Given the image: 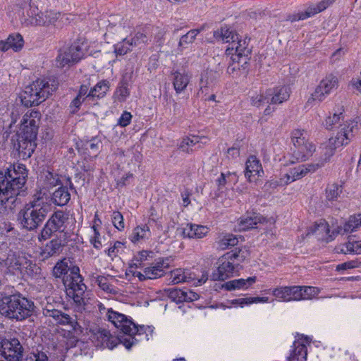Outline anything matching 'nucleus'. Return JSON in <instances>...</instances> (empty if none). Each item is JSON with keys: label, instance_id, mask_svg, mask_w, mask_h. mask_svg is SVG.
Returning a JSON list of instances; mask_svg holds the SVG:
<instances>
[{"label": "nucleus", "instance_id": "obj_9", "mask_svg": "<svg viewBox=\"0 0 361 361\" xmlns=\"http://www.w3.org/2000/svg\"><path fill=\"white\" fill-rule=\"evenodd\" d=\"M357 126V122L350 121L341 129L335 137H331L324 143L322 149L324 151V158L322 161L324 163L333 156L336 149L347 145L352 137L353 136V130Z\"/></svg>", "mask_w": 361, "mask_h": 361}, {"label": "nucleus", "instance_id": "obj_64", "mask_svg": "<svg viewBox=\"0 0 361 361\" xmlns=\"http://www.w3.org/2000/svg\"><path fill=\"white\" fill-rule=\"evenodd\" d=\"M151 252H148V251H146V250H142L141 252H140L136 256H135V259L137 261H140V262H142V261H145V260H147V257L149 256Z\"/></svg>", "mask_w": 361, "mask_h": 361}, {"label": "nucleus", "instance_id": "obj_56", "mask_svg": "<svg viewBox=\"0 0 361 361\" xmlns=\"http://www.w3.org/2000/svg\"><path fill=\"white\" fill-rule=\"evenodd\" d=\"M129 94L130 92L128 87L124 84L120 85L115 92V97L119 102L125 101Z\"/></svg>", "mask_w": 361, "mask_h": 361}, {"label": "nucleus", "instance_id": "obj_31", "mask_svg": "<svg viewBox=\"0 0 361 361\" xmlns=\"http://www.w3.org/2000/svg\"><path fill=\"white\" fill-rule=\"evenodd\" d=\"M109 90V82L106 80H101L97 82L92 89H91L90 92L87 94L86 99L90 101L93 100L94 98H102L105 96Z\"/></svg>", "mask_w": 361, "mask_h": 361}, {"label": "nucleus", "instance_id": "obj_52", "mask_svg": "<svg viewBox=\"0 0 361 361\" xmlns=\"http://www.w3.org/2000/svg\"><path fill=\"white\" fill-rule=\"evenodd\" d=\"M300 286H286L287 294H288L287 297L288 302L300 301Z\"/></svg>", "mask_w": 361, "mask_h": 361}, {"label": "nucleus", "instance_id": "obj_40", "mask_svg": "<svg viewBox=\"0 0 361 361\" xmlns=\"http://www.w3.org/2000/svg\"><path fill=\"white\" fill-rule=\"evenodd\" d=\"M337 251L344 254H361V240L348 241L337 247Z\"/></svg>", "mask_w": 361, "mask_h": 361}, {"label": "nucleus", "instance_id": "obj_42", "mask_svg": "<svg viewBox=\"0 0 361 361\" xmlns=\"http://www.w3.org/2000/svg\"><path fill=\"white\" fill-rule=\"evenodd\" d=\"M184 237L189 238H201L203 234V227L195 224H187L182 231Z\"/></svg>", "mask_w": 361, "mask_h": 361}, {"label": "nucleus", "instance_id": "obj_46", "mask_svg": "<svg viewBox=\"0 0 361 361\" xmlns=\"http://www.w3.org/2000/svg\"><path fill=\"white\" fill-rule=\"evenodd\" d=\"M100 141L97 139H92L84 144V153L89 157H96L99 152Z\"/></svg>", "mask_w": 361, "mask_h": 361}, {"label": "nucleus", "instance_id": "obj_24", "mask_svg": "<svg viewBox=\"0 0 361 361\" xmlns=\"http://www.w3.org/2000/svg\"><path fill=\"white\" fill-rule=\"evenodd\" d=\"M290 88L285 85L267 90V94L269 95L271 104H280L287 101L290 97Z\"/></svg>", "mask_w": 361, "mask_h": 361}, {"label": "nucleus", "instance_id": "obj_49", "mask_svg": "<svg viewBox=\"0 0 361 361\" xmlns=\"http://www.w3.org/2000/svg\"><path fill=\"white\" fill-rule=\"evenodd\" d=\"M126 248L125 243L115 241L107 250H105L106 255L112 259L123 252Z\"/></svg>", "mask_w": 361, "mask_h": 361}, {"label": "nucleus", "instance_id": "obj_35", "mask_svg": "<svg viewBox=\"0 0 361 361\" xmlns=\"http://www.w3.org/2000/svg\"><path fill=\"white\" fill-rule=\"evenodd\" d=\"M170 279L173 284L189 282L193 279L188 270L176 269L171 272Z\"/></svg>", "mask_w": 361, "mask_h": 361}, {"label": "nucleus", "instance_id": "obj_47", "mask_svg": "<svg viewBox=\"0 0 361 361\" xmlns=\"http://www.w3.org/2000/svg\"><path fill=\"white\" fill-rule=\"evenodd\" d=\"M300 300H312L316 298L320 292L318 288L313 286H300Z\"/></svg>", "mask_w": 361, "mask_h": 361}, {"label": "nucleus", "instance_id": "obj_62", "mask_svg": "<svg viewBox=\"0 0 361 361\" xmlns=\"http://www.w3.org/2000/svg\"><path fill=\"white\" fill-rule=\"evenodd\" d=\"M85 98L77 96L71 102L70 105L71 113L75 114L78 111V108L81 104L85 101Z\"/></svg>", "mask_w": 361, "mask_h": 361}, {"label": "nucleus", "instance_id": "obj_53", "mask_svg": "<svg viewBox=\"0 0 361 361\" xmlns=\"http://www.w3.org/2000/svg\"><path fill=\"white\" fill-rule=\"evenodd\" d=\"M341 120H343V114H334L332 116H329L325 119L324 123V127L330 130L334 128V126L341 122Z\"/></svg>", "mask_w": 361, "mask_h": 361}, {"label": "nucleus", "instance_id": "obj_30", "mask_svg": "<svg viewBox=\"0 0 361 361\" xmlns=\"http://www.w3.org/2000/svg\"><path fill=\"white\" fill-rule=\"evenodd\" d=\"M198 32L199 31L197 30H192L183 35L180 37L177 47L171 51L172 54L175 55L181 54L190 44L193 42Z\"/></svg>", "mask_w": 361, "mask_h": 361}, {"label": "nucleus", "instance_id": "obj_23", "mask_svg": "<svg viewBox=\"0 0 361 361\" xmlns=\"http://www.w3.org/2000/svg\"><path fill=\"white\" fill-rule=\"evenodd\" d=\"M245 176L250 182L255 181L257 177L264 173L262 164L255 156H250L245 164Z\"/></svg>", "mask_w": 361, "mask_h": 361}, {"label": "nucleus", "instance_id": "obj_25", "mask_svg": "<svg viewBox=\"0 0 361 361\" xmlns=\"http://www.w3.org/2000/svg\"><path fill=\"white\" fill-rule=\"evenodd\" d=\"M23 45V37L18 33H14L10 35L5 40L0 41V50L6 51L13 49L14 51H18L22 49Z\"/></svg>", "mask_w": 361, "mask_h": 361}, {"label": "nucleus", "instance_id": "obj_14", "mask_svg": "<svg viewBox=\"0 0 361 361\" xmlns=\"http://www.w3.org/2000/svg\"><path fill=\"white\" fill-rule=\"evenodd\" d=\"M66 218L62 211H57L49 219L43 227L38 238L40 241L49 239L55 232H61L64 230V224Z\"/></svg>", "mask_w": 361, "mask_h": 361}, {"label": "nucleus", "instance_id": "obj_44", "mask_svg": "<svg viewBox=\"0 0 361 361\" xmlns=\"http://www.w3.org/2000/svg\"><path fill=\"white\" fill-rule=\"evenodd\" d=\"M238 243V238L233 234L224 235L218 242V246L221 250L229 249L232 247L237 245Z\"/></svg>", "mask_w": 361, "mask_h": 361}, {"label": "nucleus", "instance_id": "obj_28", "mask_svg": "<svg viewBox=\"0 0 361 361\" xmlns=\"http://www.w3.org/2000/svg\"><path fill=\"white\" fill-rule=\"evenodd\" d=\"M304 342L298 340L293 343V349L288 357V361H307V347Z\"/></svg>", "mask_w": 361, "mask_h": 361}, {"label": "nucleus", "instance_id": "obj_45", "mask_svg": "<svg viewBox=\"0 0 361 361\" xmlns=\"http://www.w3.org/2000/svg\"><path fill=\"white\" fill-rule=\"evenodd\" d=\"M199 142L200 138L195 135L186 137L183 138L180 142L179 148L185 152H190L193 150V148H195V146L198 145Z\"/></svg>", "mask_w": 361, "mask_h": 361}, {"label": "nucleus", "instance_id": "obj_57", "mask_svg": "<svg viewBox=\"0 0 361 361\" xmlns=\"http://www.w3.org/2000/svg\"><path fill=\"white\" fill-rule=\"evenodd\" d=\"M239 303L240 305L246 304V305H250L252 303H257V302H269V298L268 297H250V298H241L238 300Z\"/></svg>", "mask_w": 361, "mask_h": 361}, {"label": "nucleus", "instance_id": "obj_6", "mask_svg": "<svg viewBox=\"0 0 361 361\" xmlns=\"http://www.w3.org/2000/svg\"><path fill=\"white\" fill-rule=\"evenodd\" d=\"M106 317L116 329L129 336V338L121 341L127 349H130L137 343V340L134 337L135 335H141L145 332L146 328L144 326H137L130 317L111 308L107 310Z\"/></svg>", "mask_w": 361, "mask_h": 361}, {"label": "nucleus", "instance_id": "obj_26", "mask_svg": "<svg viewBox=\"0 0 361 361\" xmlns=\"http://www.w3.org/2000/svg\"><path fill=\"white\" fill-rule=\"evenodd\" d=\"M170 297L178 303L197 300L200 298V295L192 290L174 289L170 292Z\"/></svg>", "mask_w": 361, "mask_h": 361}, {"label": "nucleus", "instance_id": "obj_50", "mask_svg": "<svg viewBox=\"0 0 361 361\" xmlns=\"http://www.w3.org/2000/svg\"><path fill=\"white\" fill-rule=\"evenodd\" d=\"M250 100L251 104L257 107H260L267 103H270L269 97L267 94V91L265 93H255L250 97Z\"/></svg>", "mask_w": 361, "mask_h": 361}, {"label": "nucleus", "instance_id": "obj_39", "mask_svg": "<svg viewBox=\"0 0 361 361\" xmlns=\"http://www.w3.org/2000/svg\"><path fill=\"white\" fill-rule=\"evenodd\" d=\"M174 78L173 85L176 93H180L187 87L189 82V78L188 75L180 72L174 73Z\"/></svg>", "mask_w": 361, "mask_h": 361}, {"label": "nucleus", "instance_id": "obj_63", "mask_svg": "<svg viewBox=\"0 0 361 361\" xmlns=\"http://www.w3.org/2000/svg\"><path fill=\"white\" fill-rule=\"evenodd\" d=\"M102 224V220L99 217L98 212H97L94 216V219L92 221V225L91 226V230H95V228H101Z\"/></svg>", "mask_w": 361, "mask_h": 361}, {"label": "nucleus", "instance_id": "obj_18", "mask_svg": "<svg viewBox=\"0 0 361 361\" xmlns=\"http://www.w3.org/2000/svg\"><path fill=\"white\" fill-rule=\"evenodd\" d=\"M90 338L96 345L102 348L113 349L118 344V339L110 334L109 331L99 326H92L90 329Z\"/></svg>", "mask_w": 361, "mask_h": 361}, {"label": "nucleus", "instance_id": "obj_58", "mask_svg": "<svg viewBox=\"0 0 361 361\" xmlns=\"http://www.w3.org/2000/svg\"><path fill=\"white\" fill-rule=\"evenodd\" d=\"M24 361H48V357L44 352H33L30 353Z\"/></svg>", "mask_w": 361, "mask_h": 361}, {"label": "nucleus", "instance_id": "obj_1", "mask_svg": "<svg viewBox=\"0 0 361 361\" xmlns=\"http://www.w3.org/2000/svg\"><path fill=\"white\" fill-rule=\"evenodd\" d=\"M53 274L56 278L63 276V284L66 287L67 296L72 299L80 310L85 309L86 298L85 297L87 287L82 282L80 269L72 266L68 259L58 262L53 269Z\"/></svg>", "mask_w": 361, "mask_h": 361}, {"label": "nucleus", "instance_id": "obj_60", "mask_svg": "<svg viewBox=\"0 0 361 361\" xmlns=\"http://www.w3.org/2000/svg\"><path fill=\"white\" fill-rule=\"evenodd\" d=\"M132 115L128 111H123L118 121V124L121 127H126L130 123Z\"/></svg>", "mask_w": 361, "mask_h": 361}, {"label": "nucleus", "instance_id": "obj_32", "mask_svg": "<svg viewBox=\"0 0 361 361\" xmlns=\"http://www.w3.org/2000/svg\"><path fill=\"white\" fill-rule=\"evenodd\" d=\"M214 36L219 41H221L224 43H228L229 45L233 44L236 39H238L239 37L233 30L227 27H223L220 31L215 32L214 33Z\"/></svg>", "mask_w": 361, "mask_h": 361}, {"label": "nucleus", "instance_id": "obj_19", "mask_svg": "<svg viewBox=\"0 0 361 361\" xmlns=\"http://www.w3.org/2000/svg\"><path fill=\"white\" fill-rule=\"evenodd\" d=\"M324 165V161L320 160L317 163L303 164L291 169L289 172L285 175L284 178H286V180L283 182L285 184H288L296 180L300 179L307 176L308 173H312L317 171Z\"/></svg>", "mask_w": 361, "mask_h": 361}, {"label": "nucleus", "instance_id": "obj_5", "mask_svg": "<svg viewBox=\"0 0 361 361\" xmlns=\"http://www.w3.org/2000/svg\"><path fill=\"white\" fill-rule=\"evenodd\" d=\"M33 302L20 295L5 297L0 301V313L5 317L22 321L34 312Z\"/></svg>", "mask_w": 361, "mask_h": 361}, {"label": "nucleus", "instance_id": "obj_27", "mask_svg": "<svg viewBox=\"0 0 361 361\" xmlns=\"http://www.w3.org/2000/svg\"><path fill=\"white\" fill-rule=\"evenodd\" d=\"M255 276L248 277L246 279H235L226 282L222 285V288L229 291L240 289L245 290L247 289L251 285L255 283Z\"/></svg>", "mask_w": 361, "mask_h": 361}, {"label": "nucleus", "instance_id": "obj_15", "mask_svg": "<svg viewBox=\"0 0 361 361\" xmlns=\"http://www.w3.org/2000/svg\"><path fill=\"white\" fill-rule=\"evenodd\" d=\"M40 113L35 110L27 111L20 121L19 129L17 133L27 134L32 137H37Z\"/></svg>", "mask_w": 361, "mask_h": 361}, {"label": "nucleus", "instance_id": "obj_22", "mask_svg": "<svg viewBox=\"0 0 361 361\" xmlns=\"http://www.w3.org/2000/svg\"><path fill=\"white\" fill-rule=\"evenodd\" d=\"M334 0H322L318 4H310L305 11L295 13L287 17L286 20L290 22L305 20L324 11Z\"/></svg>", "mask_w": 361, "mask_h": 361}, {"label": "nucleus", "instance_id": "obj_51", "mask_svg": "<svg viewBox=\"0 0 361 361\" xmlns=\"http://www.w3.org/2000/svg\"><path fill=\"white\" fill-rule=\"evenodd\" d=\"M111 221L114 226L119 231L125 228L124 218L122 214L118 211L113 212L111 214Z\"/></svg>", "mask_w": 361, "mask_h": 361}, {"label": "nucleus", "instance_id": "obj_10", "mask_svg": "<svg viewBox=\"0 0 361 361\" xmlns=\"http://www.w3.org/2000/svg\"><path fill=\"white\" fill-rule=\"evenodd\" d=\"M338 78L332 74L323 78L314 92L311 94L305 104V108L312 107L317 102H322L329 94L338 87Z\"/></svg>", "mask_w": 361, "mask_h": 361}, {"label": "nucleus", "instance_id": "obj_54", "mask_svg": "<svg viewBox=\"0 0 361 361\" xmlns=\"http://www.w3.org/2000/svg\"><path fill=\"white\" fill-rule=\"evenodd\" d=\"M271 294L275 299L280 302H288L286 286H278L271 290Z\"/></svg>", "mask_w": 361, "mask_h": 361}, {"label": "nucleus", "instance_id": "obj_20", "mask_svg": "<svg viewBox=\"0 0 361 361\" xmlns=\"http://www.w3.org/2000/svg\"><path fill=\"white\" fill-rule=\"evenodd\" d=\"M14 142V148L18 151L19 155L23 159L31 157L36 147V138L27 134L17 133Z\"/></svg>", "mask_w": 361, "mask_h": 361}, {"label": "nucleus", "instance_id": "obj_38", "mask_svg": "<svg viewBox=\"0 0 361 361\" xmlns=\"http://www.w3.org/2000/svg\"><path fill=\"white\" fill-rule=\"evenodd\" d=\"M62 245L63 243L61 239H53L45 245L42 254L44 257H51L55 254L59 253L61 249Z\"/></svg>", "mask_w": 361, "mask_h": 361}, {"label": "nucleus", "instance_id": "obj_59", "mask_svg": "<svg viewBox=\"0 0 361 361\" xmlns=\"http://www.w3.org/2000/svg\"><path fill=\"white\" fill-rule=\"evenodd\" d=\"M97 283L98 286L106 292H111L113 288L109 284L106 277L99 276L97 278Z\"/></svg>", "mask_w": 361, "mask_h": 361}, {"label": "nucleus", "instance_id": "obj_36", "mask_svg": "<svg viewBox=\"0 0 361 361\" xmlns=\"http://www.w3.org/2000/svg\"><path fill=\"white\" fill-rule=\"evenodd\" d=\"M60 16V13L52 11L41 12L37 15L36 23L39 25H47L54 23Z\"/></svg>", "mask_w": 361, "mask_h": 361}, {"label": "nucleus", "instance_id": "obj_55", "mask_svg": "<svg viewBox=\"0 0 361 361\" xmlns=\"http://www.w3.org/2000/svg\"><path fill=\"white\" fill-rule=\"evenodd\" d=\"M100 228H95V230H91L92 233L90 237V242L93 247L97 250H99L102 247V235L99 233Z\"/></svg>", "mask_w": 361, "mask_h": 361}, {"label": "nucleus", "instance_id": "obj_17", "mask_svg": "<svg viewBox=\"0 0 361 361\" xmlns=\"http://www.w3.org/2000/svg\"><path fill=\"white\" fill-rule=\"evenodd\" d=\"M250 39L247 37H238L233 44L228 45L226 50V54L231 56L232 61H238L241 59L246 60V57L251 52V49L249 47ZM246 63V61H244Z\"/></svg>", "mask_w": 361, "mask_h": 361}, {"label": "nucleus", "instance_id": "obj_13", "mask_svg": "<svg viewBox=\"0 0 361 361\" xmlns=\"http://www.w3.org/2000/svg\"><path fill=\"white\" fill-rule=\"evenodd\" d=\"M169 267V259H159L149 267L145 268L142 272L135 271L133 274L135 277L138 278L140 281L156 279L163 276Z\"/></svg>", "mask_w": 361, "mask_h": 361}, {"label": "nucleus", "instance_id": "obj_4", "mask_svg": "<svg viewBox=\"0 0 361 361\" xmlns=\"http://www.w3.org/2000/svg\"><path fill=\"white\" fill-rule=\"evenodd\" d=\"M249 256V251L245 247L238 251L228 252L219 258L218 267L212 277L214 281H224L238 274L241 269L240 264Z\"/></svg>", "mask_w": 361, "mask_h": 361}, {"label": "nucleus", "instance_id": "obj_16", "mask_svg": "<svg viewBox=\"0 0 361 361\" xmlns=\"http://www.w3.org/2000/svg\"><path fill=\"white\" fill-rule=\"evenodd\" d=\"M147 40V37L145 34L137 32L133 37H126L116 43L114 46V53L116 56H124L133 51L135 47L145 44Z\"/></svg>", "mask_w": 361, "mask_h": 361}, {"label": "nucleus", "instance_id": "obj_8", "mask_svg": "<svg viewBox=\"0 0 361 361\" xmlns=\"http://www.w3.org/2000/svg\"><path fill=\"white\" fill-rule=\"evenodd\" d=\"M291 140L294 146L293 159L290 161L293 164L295 161L309 159L316 151L315 145L309 140L307 133L304 130H293L291 133Z\"/></svg>", "mask_w": 361, "mask_h": 361}, {"label": "nucleus", "instance_id": "obj_33", "mask_svg": "<svg viewBox=\"0 0 361 361\" xmlns=\"http://www.w3.org/2000/svg\"><path fill=\"white\" fill-rule=\"evenodd\" d=\"M260 221V216L257 214H247L238 220V230L246 231L255 228Z\"/></svg>", "mask_w": 361, "mask_h": 361}, {"label": "nucleus", "instance_id": "obj_48", "mask_svg": "<svg viewBox=\"0 0 361 361\" xmlns=\"http://www.w3.org/2000/svg\"><path fill=\"white\" fill-rule=\"evenodd\" d=\"M341 192V185L336 183L329 184L326 189V197L329 201H334L337 200Z\"/></svg>", "mask_w": 361, "mask_h": 361}, {"label": "nucleus", "instance_id": "obj_12", "mask_svg": "<svg viewBox=\"0 0 361 361\" xmlns=\"http://www.w3.org/2000/svg\"><path fill=\"white\" fill-rule=\"evenodd\" d=\"M84 56L85 51L82 46L77 42L60 50L56 58V62L61 67L71 66L78 63Z\"/></svg>", "mask_w": 361, "mask_h": 361}, {"label": "nucleus", "instance_id": "obj_61", "mask_svg": "<svg viewBox=\"0 0 361 361\" xmlns=\"http://www.w3.org/2000/svg\"><path fill=\"white\" fill-rule=\"evenodd\" d=\"M46 188H49L57 185L59 178L57 176L48 172L45 176Z\"/></svg>", "mask_w": 361, "mask_h": 361}, {"label": "nucleus", "instance_id": "obj_3", "mask_svg": "<svg viewBox=\"0 0 361 361\" xmlns=\"http://www.w3.org/2000/svg\"><path fill=\"white\" fill-rule=\"evenodd\" d=\"M50 210L51 205L47 199L39 196L20 210L18 219L24 228L33 230L44 221Z\"/></svg>", "mask_w": 361, "mask_h": 361}, {"label": "nucleus", "instance_id": "obj_11", "mask_svg": "<svg viewBox=\"0 0 361 361\" xmlns=\"http://www.w3.org/2000/svg\"><path fill=\"white\" fill-rule=\"evenodd\" d=\"M23 347L17 338L6 339L0 346V361H20Z\"/></svg>", "mask_w": 361, "mask_h": 361}, {"label": "nucleus", "instance_id": "obj_37", "mask_svg": "<svg viewBox=\"0 0 361 361\" xmlns=\"http://www.w3.org/2000/svg\"><path fill=\"white\" fill-rule=\"evenodd\" d=\"M238 181V176L234 172L221 173V176L216 179V184L219 190H222L226 185L231 186Z\"/></svg>", "mask_w": 361, "mask_h": 361}, {"label": "nucleus", "instance_id": "obj_2", "mask_svg": "<svg viewBox=\"0 0 361 361\" xmlns=\"http://www.w3.org/2000/svg\"><path fill=\"white\" fill-rule=\"evenodd\" d=\"M27 173L23 165L18 166V169H8L0 171V206L6 207L13 204L19 190L25 183Z\"/></svg>", "mask_w": 361, "mask_h": 361}, {"label": "nucleus", "instance_id": "obj_43", "mask_svg": "<svg viewBox=\"0 0 361 361\" xmlns=\"http://www.w3.org/2000/svg\"><path fill=\"white\" fill-rule=\"evenodd\" d=\"M343 228L345 233H352L361 229V214L351 216L344 224Z\"/></svg>", "mask_w": 361, "mask_h": 361}, {"label": "nucleus", "instance_id": "obj_41", "mask_svg": "<svg viewBox=\"0 0 361 361\" xmlns=\"http://www.w3.org/2000/svg\"><path fill=\"white\" fill-rule=\"evenodd\" d=\"M311 233L315 234L319 240H328L329 237V225L325 221H321L314 226Z\"/></svg>", "mask_w": 361, "mask_h": 361}, {"label": "nucleus", "instance_id": "obj_21", "mask_svg": "<svg viewBox=\"0 0 361 361\" xmlns=\"http://www.w3.org/2000/svg\"><path fill=\"white\" fill-rule=\"evenodd\" d=\"M44 314L47 317L52 318L56 324L66 326L69 328V331H76L80 328L75 317H71L69 314L60 310L45 309Z\"/></svg>", "mask_w": 361, "mask_h": 361}, {"label": "nucleus", "instance_id": "obj_34", "mask_svg": "<svg viewBox=\"0 0 361 361\" xmlns=\"http://www.w3.org/2000/svg\"><path fill=\"white\" fill-rule=\"evenodd\" d=\"M71 199V194L66 187H60L52 195L53 202L58 206L66 205Z\"/></svg>", "mask_w": 361, "mask_h": 361}, {"label": "nucleus", "instance_id": "obj_29", "mask_svg": "<svg viewBox=\"0 0 361 361\" xmlns=\"http://www.w3.org/2000/svg\"><path fill=\"white\" fill-rule=\"evenodd\" d=\"M151 236V231L146 224L137 226L133 228L129 236L130 240L135 244L148 240Z\"/></svg>", "mask_w": 361, "mask_h": 361}, {"label": "nucleus", "instance_id": "obj_7", "mask_svg": "<svg viewBox=\"0 0 361 361\" xmlns=\"http://www.w3.org/2000/svg\"><path fill=\"white\" fill-rule=\"evenodd\" d=\"M55 89L46 80L37 79L25 87L20 95L21 102L27 107L37 106L45 101Z\"/></svg>", "mask_w": 361, "mask_h": 361}]
</instances>
